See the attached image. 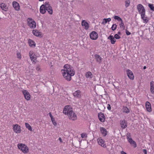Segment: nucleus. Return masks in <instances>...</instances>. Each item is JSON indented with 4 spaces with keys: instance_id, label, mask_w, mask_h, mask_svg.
<instances>
[{
    "instance_id": "20",
    "label": "nucleus",
    "mask_w": 154,
    "mask_h": 154,
    "mask_svg": "<svg viewBox=\"0 0 154 154\" xmlns=\"http://www.w3.org/2000/svg\"><path fill=\"white\" fill-rule=\"evenodd\" d=\"M82 25L85 27V29L87 30L89 28V26L88 23L85 20H83L82 22Z\"/></svg>"
},
{
    "instance_id": "15",
    "label": "nucleus",
    "mask_w": 154,
    "mask_h": 154,
    "mask_svg": "<svg viewBox=\"0 0 154 154\" xmlns=\"http://www.w3.org/2000/svg\"><path fill=\"white\" fill-rule=\"evenodd\" d=\"M98 144L104 148L106 147V144L104 143V141L101 138H98L97 140Z\"/></svg>"
},
{
    "instance_id": "3",
    "label": "nucleus",
    "mask_w": 154,
    "mask_h": 154,
    "mask_svg": "<svg viewBox=\"0 0 154 154\" xmlns=\"http://www.w3.org/2000/svg\"><path fill=\"white\" fill-rule=\"evenodd\" d=\"M137 10L139 14L141 15L145 14V9L143 6L141 4H139L137 6Z\"/></svg>"
},
{
    "instance_id": "16",
    "label": "nucleus",
    "mask_w": 154,
    "mask_h": 154,
    "mask_svg": "<svg viewBox=\"0 0 154 154\" xmlns=\"http://www.w3.org/2000/svg\"><path fill=\"white\" fill-rule=\"evenodd\" d=\"M73 95L74 97L79 98L81 97V92L80 90H77L73 93Z\"/></svg>"
},
{
    "instance_id": "18",
    "label": "nucleus",
    "mask_w": 154,
    "mask_h": 154,
    "mask_svg": "<svg viewBox=\"0 0 154 154\" xmlns=\"http://www.w3.org/2000/svg\"><path fill=\"white\" fill-rule=\"evenodd\" d=\"M146 107L147 111L149 112H151L152 109L151 107V105L148 101H147L146 103Z\"/></svg>"
},
{
    "instance_id": "21",
    "label": "nucleus",
    "mask_w": 154,
    "mask_h": 154,
    "mask_svg": "<svg viewBox=\"0 0 154 154\" xmlns=\"http://www.w3.org/2000/svg\"><path fill=\"white\" fill-rule=\"evenodd\" d=\"M100 131L103 135L105 137L107 135V131L106 129L103 127H100Z\"/></svg>"
},
{
    "instance_id": "46",
    "label": "nucleus",
    "mask_w": 154,
    "mask_h": 154,
    "mask_svg": "<svg viewBox=\"0 0 154 154\" xmlns=\"http://www.w3.org/2000/svg\"><path fill=\"white\" fill-rule=\"evenodd\" d=\"M17 57L18 58H21L20 54L19 52L17 53Z\"/></svg>"
},
{
    "instance_id": "51",
    "label": "nucleus",
    "mask_w": 154,
    "mask_h": 154,
    "mask_svg": "<svg viewBox=\"0 0 154 154\" xmlns=\"http://www.w3.org/2000/svg\"><path fill=\"white\" fill-rule=\"evenodd\" d=\"M59 140L61 142H62V139L60 137H59Z\"/></svg>"
},
{
    "instance_id": "32",
    "label": "nucleus",
    "mask_w": 154,
    "mask_h": 154,
    "mask_svg": "<svg viewBox=\"0 0 154 154\" xmlns=\"http://www.w3.org/2000/svg\"><path fill=\"white\" fill-rule=\"evenodd\" d=\"M25 125L26 128H27L29 131H32V128L30 125L28 123H26Z\"/></svg>"
},
{
    "instance_id": "50",
    "label": "nucleus",
    "mask_w": 154,
    "mask_h": 154,
    "mask_svg": "<svg viewBox=\"0 0 154 154\" xmlns=\"http://www.w3.org/2000/svg\"><path fill=\"white\" fill-rule=\"evenodd\" d=\"M113 86H114L115 88H116V89H118L119 88V87L118 86H115V85H114V84H113Z\"/></svg>"
},
{
    "instance_id": "13",
    "label": "nucleus",
    "mask_w": 154,
    "mask_h": 154,
    "mask_svg": "<svg viewBox=\"0 0 154 154\" xmlns=\"http://www.w3.org/2000/svg\"><path fill=\"white\" fill-rule=\"evenodd\" d=\"M126 72L128 78L131 80H133L134 76L132 71L129 69H128L126 70Z\"/></svg>"
},
{
    "instance_id": "7",
    "label": "nucleus",
    "mask_w": 154,
    "mask_h": 154,
    "mask_svg": "<svg viewBox=\"0 0 154 154\" xmlns=\"http://www.w3.org/2000/svg\"><path fill=\"white\" fill-rule=\"evenodd\" d=\"M69 119L73 121L77 119V117L76 114L72 111L67 115Z\"/></svg>"
},
{
    "instance_id": "25",
    "label": "nucleus",
    "mask_w": 154,
    "mask_h": 154,
    "mask_svg": "<svg viewBox=\"0 0 154 154\" xmlns=\"http://www.w3.org/2000/svg\"><path fill=\"white\" fill-rule=\"evenodd\" d=\"M94 57L95 59L97 62H98L99 63L101 62L102 58L99 55L96 54L94 55Z\"/></svg>"
},
{
    "instance_id": "14",
    "label": "nucleus",
    "mask_w": 154,
    "mask_h": 154,
    "mask_svg": "<svg viewBox=\"0 0 154 154\" xmlns=\"http://www.w3.org/2000/svg\"><path fill=\"white\" fill-rule=\"evenodd\" d=\"M98 117L100 121L102 122H104L105 121V117L104 114L101 112L98 113Z\"/></svg>"
},
{
    "instance_id": "35",
    "label": "nucleus",
    "mask_w": 154,
    "mask_h": 154,
    "mask_svg": "<svg viewBox=\"0 0 154 154\" xmlns=\"http://www.w3.org/2000/svg\"><path fill=\"white\" fill-rule=\"evenodd\" d=\"M148 6L151 10L154 11V6H153V4H149Z\"/></svg>"
},
{
    "instance_id": "1",
    "label": "nucleus",
    "mask_w": 154,
    "mask_h": 154,
    "mask_svg": "<svg viewBox=\"0 0 154 154\" xmlns=\"http://www.w3.org/2000/svg\"><path fill=\"white\" fill-rule=\"evenodd\" d=\"M61 71L63 75L66 80L69 81L71 80V77L75 74V71L73 67L68 64L65 65Z\"/></svg>"
},
{
    "instance_id": "11",
    "label": "nucleus",
    "mask_w": 154,
    "mask_h": 154,
    "mask_svg": "<svg viewBox=\"0 0 154 154\" xmlns=\"http://www.w3.org/2000/svg\"><path fill=\"white\" fill-rule=\"evenodd\" d=\"M22 93L24 95L25 99L27 100H29L30 99V95L29 92L26 90L23 91Z\"/></svg>"
},
{
    "instance_id": "17",
    "label": "nucleus",
    "mask_w": 154,
    "mask_h": 154,
    "mask_svg": "<svg viewBox=\"0 0 154 154\" xmlns=\"http://www.w3.org/2000/svg\"><path fill=\"white\" fill-rule=\"evenodd\" d=\"M32 33L33 34L37 37H42V36L40 32H39L38 30L36 29L33 30L32 31Z\"/></svg>"
},
{
    "instance_id": "55",
    "label": "nucleus",
    "mask_w": 154,
    "mask_h": 154,
    "mask_svg": "<svg viewBox=\"0 0 154 154\" xmlns=\"http://www.w3.org/2000/svg\"><path fill=\"white\" fill-rule=\"evenodd\" d=\"M40 1H44V0H38Z\"/></svg>"
},
{
    "instance_id": "24",
    "label": "nucleus",
    "mask_w": 154,
    "mask_h": 154,
    "mask_svg": "<svg viewBox=\"0 0 154 154\" xmlns=\"http://www.w3.org/2000/svg\"><path fill=\"white\" fill-rule=\"evenodd\" d=\"M29 46L31 47H35V42L32 40L29 39L28 41Z\"/></svg>"
},
{
    "instance_id": "52",
    "label": "nucleus",
    "mask_w": 154,
    "mask_h": 154,
    "mask_svg": "<svg viewBox=\"0 0 154 154\" xmlns=\"http://www.w3.org/2000/svg\"><path fill=\"white\" fill-rule=\"evenodd\" d=\"M118 34V35H120V34H121V32H118V34Z\"/></svg>"
},
{
    "instance_id": "53",
    "label": "nucleus",
    "mask_w": 154,
    "mask_h": 154,
    "mask_svg": "<svg viewBox=\"0 0 154 154\" xmlns=\"http://www.w3.org/2000/svg\"><path fill=\"white\" fill-rule=\"evenodd\" d=\"M33 56H35V57H37L36 55H35V54H34V53H33Z\"/></svg>"
},
{
    "instance_id": "6",
    "label": "nucleus",
    "mask_w": 154,
    "mask_h": 154,
    "mask_svg": "<svg viewBox=\"0 0 154 154\" xmlns=\"http://www.w3.org/2000/svg\"><path fill=\"white\" fill-rule=\"evenodd\" d=\"M28 24L30 27L35 28L36 27V23L32 18H29L27 19Z\"/></svg>"
},
{
    "instance_id": "44",
    "label": "nucleus",
    "mask_w": 154,
    "mask_h": 154,
    "mask_svg": "<svg viewBox=\"0 0 154 154\" xmlns=\"http://www.w3.org/2000/svg\"><path fill=\"white\" fill-rule=\"evenodd\" d=\"M126 34L128 35H131V32H129L128 30H126Z\"/></svg>"
},
{
    "instance_id": "19",
    "label": "nucleus",
    "mask_w": 154,
    "mask_h": 154,
    "mask_svg": "<svg viewBox=\"0 0 154 154\" xmlns=\"http://www.w3.org/2000/svg\"><path fill=\"white\" fill-rule=\"evenodd\" d=\"M13 7L17 11L19 10L20 6L19 4L16 2H13L12 3Z\"/></svg>"
},
{
    "instance_id": "49",
    "label": "nucleus",
    "mask_w": 154,
    "mask_h": 154,
    "mask_svg": "<svg viewBox=\"0 0 154 154\" xmlns=\"http://www.w3.org/2000/svg\"><path fill=\"white\" fill-rule=\"evenodd\" d=\"M121 152V154H127L125 152H124L123 151H122Z\"/></svg>"
},
{
    "instance_id": "10",
    "label": "nucleus",
    "mask_w": 154,
    "mask_h": 154,
    "mask_svg": "<svg viewBox=\"0 0 154 154\" xmlns=\"http://www.w3.org/2000/svg\"><path fill=\"white\" fill-rule=\"evenodd\" d=\"M13 129L16 133H19L21 132L20 127L17 124L13 125Z\"/></svg>"
},
{
    "instance_id": "39",
    "label": "nucleus",
    "mask_w": 154,
    "mask_h": 154,
    "mask_svg": "<svg viewBox=\"0 0 154 154\" xmlns=\"http://www.w3.org/2000/svg\"><path fill=\"white\" fill-rule=\"evenodd\" d=\"M31 60L32 61H33L34 62H35V61L37 59V57L33 56L32 57H31Z\"/></svg>"
},
{
    "instance_id": "43",
    "label": "nucleus",
    "mask_w": 154,
    "mask_h": 154,
    "mask_svg": "<svg viewBox=\"0 0 154 154\" xmlns=\"http://www.w3.org/2000/svg\"><path fill=\"white\" fill-rule=\"evenodd\" d=\"M81 137L82 138H84L87 137L86 135L85 134L82 133L81 134Z\"/></svg>"
},
{
    "instance_id": "31",
    "label": "nucleus",
    "mask_w": 154,
    "mask_h": 154,
    "mask_svg": "<svg viewBox=\"0 0 154 154\" xmlns=\"http://www.w3.org/2000/svg\"><path fill=\"white\" fill-rule=\"evenodd\" d=\"M111 20V19L110 18H104L103 20V21L102 22V24H105L107 23V22H109Z\"/></svg>"
},
{
    "instance_id": "47",
    "label": "nucleus",
    "mask_w": 154,
    "mask_h": 154,
    "mask_svg": "<svg viewBox=\"0 0 154 154\" xmlns=\"http://www.w3.org/2000/svg\"><path fill=\"white\" fill-rule=\"evenodd\" d=\"M143 152H144V154H147V151H146V149H143Z\"/></svg>"
},
{
    "instance_id": "8",
    "label": "nucleus",
    "mask_w": 154,
    "mask_h": 154,
    "mask_svg": "<svg viewBox=\"0 0 154 154\" xmlns=\"http://www.w3.org/2000/svg\"><path fill=\"white\" fill-rule=\"evenodd\" d=\"M129 136H131V134L129 133L128 134V136L127 137V139L128 142L130 143L132 146H134V147L135 148L137 146V145L136 142L134 141L132 138L129 137Z\"/></svg>"
},
{
    "instance_id": "23",
    "label": "nucleus",
    "mask_w": 154,
    "mask_h": 154,
    "mask_svg": "<svg viewBox=\"0 0 154 154\" xmlns=\"http://www.w3.org/2000/svg\"><path fill=\"white\" fill-rule=\"evenodd\" d=\"M145 14H143L141 15V18L143 20V22L145 23H147L149 21L148 18L145 17Z\"/></svg>"
},
{
    "instance_id": "29",
    "label": "nucleus",
    "mask_w": 154,
    "mask_h": 154,
    "mask_svg": "<svg viewBox=\"0 0 154 154\" xmlns=\"http://www.w3.org/2000/svg\"><path fill=\"white\" fill-rule=\"evenodd\" d=\"M123 112L126 113H128L130 112V110L128 107L126 106H123L122 108Z\"/></svg>"
},
{
    "instance_id": "42",
    "label": "nucleus",
    "mask_w": 154,
    "mask_h": 154,
    "mask_svg": "<svg viewBox=\"0 0 154 154\" xmlns=\"http://www.w3.org/2000/svg\"><path fill=\"white\" fill-rule=\"evenodd\" d=\"M36 69L37 71H40V68L39 65L37 66L36 67Z\"/></svg>"
},
{
    "instance_id": "12",
    "label": "nucleus",
    "mask_w": 154,
    "mask_h": 154,
    "mask_svg": "<svg viewBox=\"0 0 154 154\" xmlns=\"http://www.w3.org/2000/svg\"><path fill=\"white\" fill-rule=\"evenodd\" d=\"M120 124L121 128L122 129H125L127 126V122L125 119L121 120L120 121Z\"/></svg>"
},
{
    "instance_id": "5",
    "label": "nucleus",
    "mask_w": 154,
    "mask_h": 154,
    "mask_svg": "<svg viewBox=\"0 0 154 154\" xmlns=\"http://www.w3.org/2000/svg\"><path fill=\"white\" fill-rule=\"evenodd\" d=\"M44 5L46 11H48L50 14H52L53 13V10L52 7L49 4V2H45Z\"/></svg>"
},
{
    "instance_id": "36",
    "label": "nucleus",
    "mask_w": 154,
    "mask_h": 154,
    "mask_svg": "<svg viewBox=\"0 0 154 154\" xmlns=\"http://www.w3.org/2000/svg\"><path fill=\"white\" fill-rule=\"evenodd\" d=\"M121 22L119 24L120 27L121 28H123V29H125V26H124V23L123 22L122 20V21H121Z\"/></svg>"
},
{
    "instance_id": "54",
    "label": "nucleus",
    "mask_w": 154,
    "mask_h": 154,
    "mask_svg": "<svg viewBox=\"0 0 154 154\" xmlns=\"http://www.w3.org/2000/svg\"><path fill=\"white\" fill-rule=\"evenodd\" d=\"M143 69H145L146 68V66H145L143 67Z\"/></svg>"
},
{
    "instance_id": "30",
    "label": "nucleus",
    "mask_w": 154,
    "mask_h": 154,
    "mask_svg": "<svg viewBox=\"0 0 154 154\" xmlns=\"http://www.w3.org/2000/svg\"><path fill=\"white\" fill-rule=\"evenodd\" d=\"M153 83V81L150 82V91L152 94L154 93V85Z\"/></svg>"
},
{
    "instance_id": "33",
    "label": "nucleus",
    "mask_w": 154,
    "mask_h": 154,
    "mask_svg": "<svg viewBox=\"0 0 154 154\" xmlns=\"http://www.w3.org/2000/svg\"><path fill=\"white\" fill-rule=\"evenodd\" d=\"M125 6L126 8H127L130 5V0H126L125 1Z\"/></svg>"
},
{
    "instance_id": "28",
    "label": "nucleus",
    "mask_w": 154,
    "mask_h": 154,
    "mask_svg": "<svg viewBox=\"0 0 154 154\" xmlns=\"http://www.w3.org/2000/svg\"><path fill=\"white\" fill-rule=\"evenodd\" d=\"M0 7L2 10L5 11H7L8 9V7L5 3H2L0 4Z\"/></svg>"
},
{
    "instance_id": "48",
    "label": "nucleus",
    "mask_w": 154,
    "mask_h": 154,
    "mask_svg": "<svg viewBox=\"0 0 154 154\" xmlns=\"http://www.w3.org/2000/svg\"><path fill=\"white\" fill-rule=\"evenodd\" d=\"M49 116H50V117L51 118V119L52 118H54L53 116H52V114H51V112H49Z\"/></svg>"
},
{
    "instance_id": "2",
    "label": "nucleus",
    "mask_w": 154,
    "mask_h": 154,
    "mask_svg": "<svg viewBox=\"0 0 154 154\" xmlns=\"http://www.w3.org/2000/svg\"><path fill=\"white\" fill-rule=\"evenodd\" d=\"M18 149L21 150L24 153H27L29 151L28 147L25 144L23 143H19L17 145Z\"/></svg>"
},
{
    "instance_id": "34",
    "label": "nucleus",
    "mask_w": 154,
    "mask_h": 154,
    "mask_svg": "<svg viewBox=\"0 0 154 154\" xmlns=\"http://www.w3.org/2000/svg\"><path fill=\"white\" fill-rule=\"evenodd\" d=\"M116 20H117L119 21H122V19L119 17L117 16H115L113 17Z\"/></svg>"
},
{
    "instance_id": "26",
    "label": "nucleus",
    "mask_w": 154,
    "mask_h": 154,
    "mask_svg": "<svg viewBox=\"0 0 154 154\" xmlns=\"http://www.w3.org/2000/svg\"><path fill=\"white\" fill-rule=\"evenodd\" d=\"M85 76L87 78L92 79L93 75L91 72L88 71L85 73Z\"/></svg>"
},
{
    "instance_id": "41",
    "label": "nucleus",
    "mask_w": 154,
    "mask_h": 154,
    "mask_svg": "<svg viewBox=\"0 0 154 154\" xmlns=\"http://www.w3.org/2000/svg\"><path fill=\"white\" fill-rule=\"evenodd\" d=\"M114 38H116V39H119L121 38L120 36H119L118 34H116L114 35Z\"/></svg>"
},
{
    "instance_id": "9",
    "label": "nucleus",
    "mask_w": 154,
    "mask_h": 154,
    "mask_svg": "<svg viewBox=\"0 0 154 154\" xmlns=\"http://www.w3.org/2000/svg\"><path fill=\"white\" fill-rule=\"evenodd\" d=\"M90 37L92 40H96L98 37V34L95 31H93L90 34Z\"/></svg>"
},
{
    "instance_id": "37",
    "label": "nucleus",
    "mask_w": 154,
    "mask_h": 154,
    "mask_svg": "<svg viewBox=\"0 0 154 154\" xmlns=\"http://www.w3.org/2000/svg\"><path fill=\"white\" fill-rule=\"evenodd\" d=\"M117 25L116 24H113L111 27V29L112 30L114 31L116 29Z\"/></svg>"
},
{
    "instance_id": "40",
    "label": "nucleus",
    "mask_w": 154,
    "mask_h": 154,
    "mask_svg": "<svg viewBox=\"0 0 154 154\" xmlns=\"http://www.w3.org/2000/svg\"><path fill=\"white\" fill-rule=\"evenodd\" d=\"M33 52L32 51H30L29 53V55L31 59V57H33Z\"/></svg>"
},
{
    "instance_id": "38",
    "label": "nucleus",
    "mask_w": 154,
    "mask_h": 154,
    "mask_svg": "<svg viewBox=\"0 0 154 154\" xmlns=\"http://www.w3.org/2000/svg\"><path fill=\"white\" fill-rule=\"evenodd\" d=\"M51 120L53 125H57V123L55 121L54 118H53L51 119Z\"/></svg>"
},
{
    "instance_id": "22",
    "label": "nucleus",
    "mask_w": 154,
    "mask_h": 154,
    "mask_svg": "<svg viewBox=\"0 0 154 154\" xmlns=\"http://www.w3.org/2000/svg\"><path fill=\"white\" fill-rule=\"evenodd\" d=\"M108 39L110 40L111 43L112 44L115 43L116 42V39L114 38L113 35H110L108 37Z\"/></svg>"
},
{
    "instance_id": "56",
    "label": "nucleus",
    "mask_w": 154,
    "mask_h": 154,
    "mask_svg": "<svg viewBox=\"0 0 154 154\" xmlns=\"http://www.w3.org/2000/svg\"><path fill=\"white\" fill-rule=\"evenodd\" d=\"M77 16H78V17H80V16L78 14L77 15Z\"/></svg>"
},
{
    "instance_id": "27",
    "label": "nucleus",
    "mask_w": 154,
    "mask_h": 154,
    "mask_svg": "<svg viewBox=\"0 0 154 154\" xmlns=\"http://www.w3.org/2000/svg\"><path fill=\"white\" fill-rule=\"evenodd\" d=\"M40 12L42 14H44L45 13L46 11L45 10L44 5H42L40 7Z\"/></svg>"
},
{
    "instance_id": "45",
    "label": "nucleus",
    "mask_w": 154,
    "mask_h": 154,
    "mask_svg": "<svg viewBox=\"0 0 154 154\" xmlns=\"http://www.w3.org/2000/svg\"><path fill=\"white\" fill-rule=\"evenodd\" d=\"M107 109L108 110H110L111 109V107L109 104H108L107 105Z\"/></svg>"
},
{
    "instance_id": "4",
    "label": "nucleus",
    "mask_w": 154,
    "mask_h": 154,
    "mask_svg": "<svg viewBox=\"0 0 154 154\" xmlns=\"http://www.w3.org/2000/svg\"><path fill=\"white\" fill-rule=\"evenodd\" d=\"M73 111V109L70 106L67 105L65 106L63 110V113L66 115H68L69 113Z\"/></svg>"
}]
</instances>
